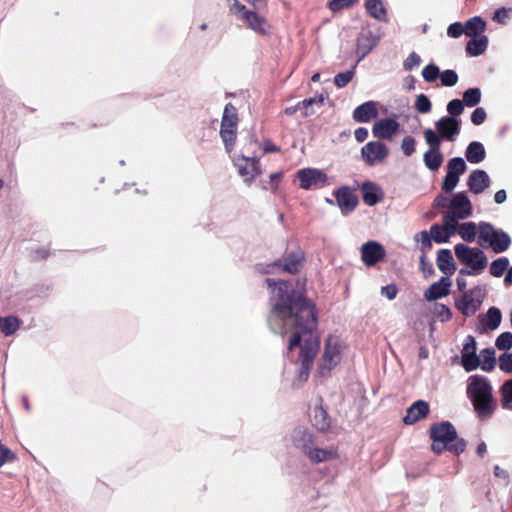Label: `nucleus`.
<instances>
[{
  "label": "nucleus",
  "instance_id": "nucleus-1",
  "mask_svg": "<svg viewBox=\"0 0 512 512\" xmlns=\"http://www.w3.org/2000/svg\"><path fill=\"white\" fill-rule=\"evenodd\" d=\"M265 282L272 289L271 313L283 322V334H291L288 350L301 347L299 377L306 381L320 347L319 338L314 335L318 326L316 305L304 290L294 289L289 281L266 278Z\"/></svg>",
  "mask_w": 512,
  "mask_h": 512
},
{
  "label": "nucleus",
  "instance_id": "nucleus-2",
  "mask_svg": "<svg viewBox=\"0 0 512 512\" xmlns=\"http://www.w3.org/2000/svg\"><path fill=\"white\" fill-rule=\"evenodd\" d=\"M466 393L477 417L481 420L491 418L496 410V403L494 402L492 386L488 379L481 375H472L469 378Z\"/></svg>",
  "mask_w": 512,
  "mask_h": 512
},
{
  "label": "nucleus",
  "instance_id": "nucleus-3",
  "mask_svg": "<svg viewBox=\"0 0 512 512\" xmlns=\"http://www.w3.org/2000/svg\"><path fill=\"white\" fill-rule=\"evenodd\" d=\"M429 436L432 440L431 450L435 454L449 451L454 455H460L466 449V441L459 438L453 424L449 421L434 423L430 426Z\"/></svg>",
  "mask_w": 512,
  "mask_h": 512
},
{
  "label": "nucleus",
  "instance_id": "nucleus-4",
  "mask_svg": "<svg viewBox=\"0 0 512 512\" xmlns=\"http://www.w3.org/2000/svg\"><path fill=\"white\" fill-rule=\"evenodd\" d=\"M230 10L238 19L244 21L246 26L256 34L261 36H269L271 34V25L267 19L260 16L255 11L247 9L240 1L233 0Z\"/></svg>",
  "mask_w": 512,
  "mask_h": 512
},
{
  "label": "nucleus",
  "instance_id": "nucleus-5",
  "mask_svg": "<svg viewBox=\"0 0 512 512\" xmlns=\"http://www.w3.org/2000/svg\"><path fill=\"white\" fill-rule=\"evenodd\" d=\"M237 127V109L232 103H227L221 120L220 136L228 153H231L234 149L237 138Z\"/></svg>",
  "mask_w": 512,
  "mask_h": 512
},
{
  "label": "nucleus",
  "instance_id": "nucleus-6",
  "mask_svg": "<svg viewBox=\"0 0 512 512\" xmlns=\"http://www.w3.org/2000/svg\"><path fill=\"white\" fill-rule=\"evenodd\" d=\"M457 259L464 265L470 267L473 271H482L488 264L485 253L479 248H471L465 244L459 243L454 247Z\"/></svg>",
  "mask_w": 512,
  "mask_h": 512
},
{
  "label": "nucleus",
  "instance_id": "nucleus-7",
  "mask_svg": "<svg viewBox=\"0 0 512 512\" xmlns=\"http://www.w3.org/2000/svg\"><path fill=\"white\" fill-rule=\"evenodd\" d=\"M341 341L337 336L329 335L325 341L324 352L319 363V371L322 375L330 372L337 366L342 358Z\"/></svg>",
  "mask_w": 512,
  "mask_h": 512
},
{
  "label": "nucleus",
  "instance_id": "nucleus-8",
  "mask_svg": "<svg viewBox=\"0 0 512 512\" xmlns=\"http://www.w3.org/2000/svg\"><path fill=\"white\" fill-rule=\"evenodd\" d=\"M304 262L305 255L303 251L299 250L296 252H291L284 257L283 263L281 260H278L268 264L262 270V273L271 274L278 271H283L290 274H297L302 269Z\"/></svg>",
  "mask_w": 512,
  "mask_h": 512
},
{
  "label": "nucleus",
  "instance_id": "nucleus-9",
  "mask_svg": "<svg viewBox=\"0 0 512 512\" xmlns=\"http://www.w3.org/2000/svg\"><path fill=\"white\" fill-rule=\"evenodd\" d=\"M483 300L482 290L475 287L464 292L462 297L455 302L456 308L465 316L474 315L480 308Z\"/></svg>",
  "mask_w": 512,
  "mask_h": 512
},
{
  "label": "nucleus",
  "instance_id": "nucleus-10",
  "mask_svg": "<svg viewBox=\"0 0 512 512\" xmlns=\"http://www.w3.org/2000/svg\"><path fill=\"white\" fill-rule=\"evenodd\" d=\"M299 187L304 190L322 188L327 184L328 177L323 171L315 168H304L297 172Z\"/></svg>",
  "mask_w": 512,
  "mask_h": 512
},
{
  "label": "nucleus",
  "instance_id": "nucleus-11",
  "mask_svg": "<svg viewBox=\"0 0 512 512\" xmlns=\"http://www.w3.org/2000/svg\"><path fill=\"white\" fill-rule=\"evenodd\" d=\"M234 165L239 175L249 184L262 173L260 161L256 157L237 156L234 158Z\"/></svg>",
  "mask_w": 512,
  "mask_h": 512
},
{
  "label": "nucleus",
  "instance_id": "nucleus-12",
  "mask_svg": "<svg viewBox=\"0 0 512 512\" xmlns=\"http://www.w3.org/2000/svg\"><path fill=\"white\" fill-rule=\"evenodd\" d=\"M389 154L387 146L380 141H371L361 148V156L368 166L383 162Z\"/></svg>",
  "mask_w": 512,
  "mask_h": 512
},
{
  "label": "nucleus",
  "instance_id": "nucleus-13",
  "mask_svg": "<svg viewBox=\"0 0 512 512\" xmlns=\"http://www.w3.org/2000/svg\"><path fill=\"white\" fill-rule=\"evenodd\" d=\"M378 42L379 37L370 28H362L356 39L357 63L364 59L376 47Z\"/></svg>",
  "mask_w": 512,
  "mask_h": 512
},
{
  "label": "nucleus",
  "instance_id": "nucleus-14",
  "mask_svg": "<svg viewBox=\"0 0 512 512\" xmlns=\"http://www.w3.org/2000/svg\"><path fill=\"white\" fill-rule=\"evenodd\" d=\"M477 346L475 338L471 335L467 336L465 344L461 351L462 366L467 372H471L480 365V358L476 354Z\"/></svg>",
  "mask_w": 512,
  "mask_h": 512
},
{
  "label": "nucleus",
  "instance_id": "nucleus-15",
  "mask_svg": "<svg viewBox=\"0 0 512 512\" xmlns=\"http://www.w3.org/2000/svg\"><path fill=\"white\" fill-rule=\"evenodd\" d=\"M360 250L361 260L368 267L376 265L386 256L384 247L376 241H368L364 243Z\"/></svg>",
  "mask_w": 512,
  "mask_h": 512
},
{
  "label": "nucleus",
  "instance_id": "nucleus-16",
  "mask_svg": "<svg viewBox=\"0 0 512 512\" xmlns=\"http://www.w3.org/2000/svg\"><path fill=\"white\" fill-rule=\"evenodd\" d=\"M337 204L343 214L354 211L359 203L358 196L348 186H342L334 192Z\"/></svg>",
  "mask_w": 512,
  "mask_h": 512
},
{
  "label": "nucleus",
  "instance_id": "nucleus-17",
  "mask_svg": "<svg viewBox=\"0 0 512 512\" xmlns=\"http://www.w3.org/2000/svg\"><path fill=\"white\" fill-rule=\"evenodd\" d=\"M461 121L454 117H442L436 123L435 127L442 139L453 141L454 137L460 133Z\"/></svg>",
  "mask_w": 512,
  "mask_h": 512
},
{
  "label": "nucleus",
  "instance_id": "nucleus-18",
  "mask_svg": "<svg viewBox=\"0 0 512 512\" xmlns=\"http://www.w3.org/2000/svg\"><path fill=\"white\" fill-rule=\"evenodd\" d=\"M449 211L460 219H466L472 214V204L465 192H458L452 196L449 202Z\"/></svg>",
  "mask_w": 512,
  "mask_h": 512
},
{
  "label": "nucleus",
  "instance_id": "nucleus-19",
  "mask_svg": "<svg viewBox=\"0 0 512 512\" xmlns=\"http://www.w3.org/2000/svg\"><path fill=\"white\" fill-rule=\"evenodd\" d=\"M399 123L392 118H384L375 122L372 128L374 137L391 139L399 130Z\"/></svg>",
  "mask_w": 512,
  "mask_h": 512
},
{
  "label": "nucleus",
  "instance_id": "nucleus-20",
  "mask_svg": "<svg viewBox=\"0 0 512 512\" xmlns=\"http://www.w3.org/2000/svg\"><path fill=\"white\" fill-rule=\"evenodd\" d=\"M430 412L428 402L424 400H418L414 402L406 411V415L403 418V422L406 425H413L418 421L426 418Z\"/></svg>",
  "mask_w": 512,
  "mask_h": 512
},
{
  "label": "nucleus",
  "instance_id": "nucleus-21",
  "mask_svg": "<svg viewBox=\"0 0 512 512\" xmlns=\"http://www.w3.org/2000/svg\"><path fill=\"white\" fill-rule=\"evenodd\" d=\"M467 185L474 194H481L490 186V178L484 170H474L468 177Z\"/></svg>",
  "mask_w": 512,
  "mask_h": 512
},
{
  "label": "nucleus",
  "instance_id": "nucleus-22",
  "mask_svg": "<svg viewBox=\"0 0 512 512\" xmlns=\"http://www.w3.org/2000/svg\"><path fill=\"white\" fill-rule=\"evenodd\" d=\"M451 280L448 277H441L439 281L434 282L425 291L424 297L427 301H435L450 293Z\"/></svg>",
  "mask_w": 512,
  "mask_h": 512
},
{
  "label": "nucleus",
  "instance_id": "nucleus-23",
  "mask_svg": "<svg viewBox=\"0 0 512 512\" xmlns=\"http://www.w3.org/2000/svg\"><path fill=\"white\" fill-rule=\"evenodd\" d=\"M362 199L368 206H374L382 201L384 195L381 188L371 181H365L361 187Z\"/></svg>",
  "mask_w": 512,
  "mask_h": 512
},
{
  "label": "nucleus",
  "instance_id": "nucleus-24",
  "mask_svg": "<svg viewBox=\"0 0 512 512\" xmlns=\"http://www.w3.org/2000/svg\"><path fill=\"white\" fill-rule=\"evenodd\" d=\"M378 115L377 105L374 101H367L353 111V119L359 123H367Z\"/></svg>",
  "mask_w": 512,
  "mask_h": 512
},
{
  "label": "nucleus",
  "instance_id": "nucleus-25",
  "mask_svg": "<svg viewBox=\"0 0 512 512\" xmlns=\"http://www.w3.org/2000/svg\"><path fill=\"white\" fill-rule=\"evenodd\" d=\"M293 445L305 455L314 446L313 435L306 429H295L292 435Z\"/></svg>",
  "mask_w": 512,
  "mask_h": 512
},
{
  "label": "nucleus",
  "instance_id": "nucleus-26",
  "mask_svg": "<svg viewBox=\"0 0 512 512\" xmlns=\"http://www.w3.org/2000/svg\"><path fill=\"white\" fill-rule=\"evenodd\" d=\"M438 269L449 278L456 271V265L452 253L448 249H440L436 259Z\"/></svg>",
  "mask_w": 512,
  "mask_h": 512
},
{
  "label": "nucleus",
  "instance_id": "nucleus-27",
  "mask_svg": "<svg viewBox=\"0 0 512 512\" xmlns=\"http://www.w3.org/2000/svg\"><path fill=\"white\" fill-rule=\"evenodd\" d=\"M497 231L492 224L480 222L478 224V244L484 248L490 247V243L496 236Z\"/></svg>",
  "mask_w": 512,
  "mask_h": 512
},
{
  "label": "nucleus",
  "instance_id": "nucleus-28",
  "mask_svg": "<svg viewBox=\"0 0 512 512\" xmlns=\"http://www.w3.org/2000/svg\"><path fill=\"white\" fill-rule=\"evenodd\" d=\"M466 159L473 164L482 162L486 157V151L482 143L471 142L466 149Z\"/></svg>",
  "mask_w": 512,
  "mask_h": 512
},
{
  "label": "nucleus",
  "instance_id": "nucleus-29",
  "mask_svg": "<svg viewBox=\"0 0 512 512\" xmlns=\"http://www.w3.org/2000/svg\"><path fill=\"white\" fill-rule=\"evenodd\" d=\"M488 46V38L481 35L478 38L470 39L466 44V52L470 56H479L483 54Z\"/></svg>",
  "mask_w": 512,
  "mask_h": 512
},
{
  "label": "nucleus",
  "instance_id": "nucleus-30",
  "mask_svg": "<svg viewBox=\"0 0 512 512\" xmlns=\"http://www.w3.org/2000/svg\"><path fill=\"white\" fill-rule=\"evenodd\" d=\"M313 425L319 431H326L330 427V419L328 413L322 406H316L313 411Z\"/></svg>",
  "mask_w": 512,
  "mask_h": 512
},
{
  "label": "nucleus",
  "instance_id": "nucleus-31",
  "mask_svg": "<svg viewBox=\"0 0 512 512\" xmlns=\"http://www.w3.org/2000/svg\"><path fill=\"white\" fill-rule=\"evenodd\" d=\"M485 28L486 23L478 16L470 18L464 25L465 34L469 37L479 36Z\"/></svg>",
  "mask_w": 512,
  "mask_h": 512
},
{
  "label": "nucleus",
  "instance_id": "nucleus-32",
  "mask_svg": "<svg viewBox=\"0 0 512 512\" xmlns=\"http://www.w3.org/2000/svg\"><path fill=\"white\" fill-rule=\"evenodd\" d=\"M313 463H321L337 457V452L334 450L313 448L309 450L306 455Z\"/></svg>",
  "mask_w": 512,
  "mask_h": 512
},
{
  "label": "nucleus",
  "instance_id": "nucleus-33",
  "mask_svg": "<svg viewBox=\"0 0 512 512\" xmlns=\"http://www.w3.org/2000/svg\"><path fill=\"white\" fill-rule=\"evenodd\" d=\"M510 244V236L506 232L498 230L493 241L490 243V247L495 253H502L509 248Z\"/></svg>",
  "mask_w": 512,
  "mask_h": 512
},
{
  "label": "nucleus",
  "instance_id": "nucleus-34",
  "mask_svg": "<svg viewBox=\"0 0 512 512\" xmlns=\"http://www.w3.org/2000/svg\"><path fill=\"white\" fill-rule=\"evenodd\" d=\"M426 167L431 171H437L443 163V155L440 150H428L423 156Z\"/></svg>",
  "mask_w": 512,
  "mask_h": 512
},
{
  "label": "nucleus",
  "instance_id": "nucleus-35",
  "mask_svg": "<svg viewBox=\"0 0 512 512\" xmlns=\"http://www.w3.org/2000/svg\"><path fill=\"white\" fill-rule=\"evenodd\" d=\"M365 7L369 15L377 20H385L386 9L384 8L381 0H367Z\"/></svg>",
  "mask_w": 512,
  "mask_h": 512
},
{
  "label": "nucleus",
  "instance_id": "nucleus-36",
  "mask_svg": "<svg viewBox=\"0 0 512 512\" xmlns=\"http://www.w3.org/2000/svg\"><path fill=\"white\" fill-rule=\"evenodd\" d=\"M20 326V320L15 316L0 317V331L5 336L14 334Z\"/></svg>",
  "mask_w": 512,
  "mask_h": 512
},
{
  "label": "nucleus",
  "instance_id": "nucleus-37",
  "mask_svg": "<svg viewBox=\"0 0 512 512\" xmlns=\"http://www.w3.org/2000/svg\"><path fill=\"white\" fill-rule=\"evenodd\" d=\"M480 365L481 369L486 372H490L495 368L496 358L495 351L492 348H486L480 353Z\"/></svg>",
  "mask_w": 512,
  "mask_h": 512
},
{
  "label": "nucleus",
  "instance_id": "nucleus-38",
  "mask_svg": "<svg viewBox=\"0 0 512 512\" xmlns=\"http://www.w3.org/2000/svg\"><path fill=\"white\" fill-rule=\"evenodd\" d=\"M478 232V226L474 222H466L459 226V235L466 242H473Z\"/></svg>",
  "mask_w": 512,
  "mask_h": 512
},
{
  "label": "nucleus",
  "instance_id": "nucleus-39",
  "mask_svg": "<svg viewBox=\"0 0 512 512\" xmlns=\"http://www.w3.org/2000/svg\"><path fill=\"white\" fill-rule=\"evenodd\" d=\"M501 402L504 409L512 410V379L503 383L500 389Z\"/></svg>",
  "mask_w": 512,
  "mask_h": 512
},
{
  "label": "nucleus",
  "instance_id": "nucleus-40",
  "mask_svg": "<svg viewBox=\"0 0 512 512\" xmlns=\"http://www.w3.org/2000/svg\"><path fill=\"white\" fill-rule=\"evenodd\" d=\"M486 318L487 322L485 323V325L490 330H495L499 327L502 320L501 311L497 307H491L487 311Z\"/></svg>",
  "mask_w": 512,
  "mask_h": 512
},
{
  "label": "nucleus",
  "instance_id": "nucleus-41",
  "mask_svg": "<svg viewBox=\"0 0 512 512\" xmlns=\"http://www.w3.org/2000/svg\"><path fill=\"white\" fill-rule=\"evenodd\" d=\"M509 269V260L501 257L494 260L490 265V274L494 277H501Z\"/></svg>",
  "mask_w": 512,
  "mask_h": 512
},
{
  "label": "nucleus",
  "instance_id": "nucleus-42",
  "mask_svg": "<svg viewBox=\"0 0 512 512\" xmlns=\"http://www.w3.org/2000/svg\"><path fill=\"white\" fill-rule=\"evenodd\" d=\"M463 103L468 107H474L481 101L479 88H469L463 93Z\"/></svg>",
  "mask_w": 512,
  "mask_h": 512
},
{
  "label": "nucleus",
  "instance_id": "nucleus-43",
  "mask_svg": "<svg viewBox=\"0 0 512 512\" xmlns=\"http://www.w3.org/2000/svg\"><path fill=\"white\" fill-rule=\"evenodd\" d=\"M424 138L429 146V150H440L442 137L439 133L429 128L424 131Z\"/></svg>",
  "mask_w": 512,
  "mask_h": 512
},
{
  "label": "nucleus",
  "instance_id": "nucleus-44",
  "mask_svg": "<svg viewBox=\"0 0 512 512\" xmlns=\"http://www.w3.org/2000/svg\"><path fill=\"white\" fill-rule=\"evenodd\" d=\"M466 169L467 165L461 157L452 158L447 165V171L455 173L458 176L462 175Z\"/></svg>",
  "mask_w": 512,
  "mask_h": 512
},
{
  "label": "nucleus",
  "instance_id": "nucleus-45",
  "mask_svg": "<svg viewBox=\"0 0 512 512\" xmlns=\"http://www.w3.org/2000/svg\"><path fill=\"white\" fill-rule=\"evenodd\" d=\"M356 65L353 66L351 70H347L345 72H341L335 75L334 77V84L338 88H343L348 85V83L353 79L354 77V68Z\"/></svg>",
  "mask_w": 512,
  "mask_h": 512
},
{
  "label": "nucleus",
  "instance_id": "nucleus-46",
  "mask_svg": "<svg viewBox=\"0 0 512 512\" xmlns=\"http://www.w3.org/2000/svg\"><path fill=\"white\" fill-rule=\"evenodd\" d=\"M439 77L443 86L452 87L458 82V75L454 70H444L439 73Z\"/></svg>",
  "mask_w": 512,
  "mask_h": 512
},
{
  "label": "nucleus",
  "instance_id": "nucleus-47",
  "mask_svg": "<svg viewBox=\"0 0 512 512\" xmlns=\"http://www.w3.org/2000/svg\"><path fill=\"white\" fill-rule=\"evenodd\" d=\"M460 217H458L456 214H454L451 211H448L446 215L443 217V223L444 228L449 233H454L457 229L458 220Z\"/></svg>",
  "mask_w": 512,
  "mask_h": 512
},
{
  "label": "nucleus",
  "instance_id": "nucleus-48",
  "mask_svg": "<svg viewBox=\"0 0 512 512\" xmlns=\"http://www.w3.org/2000/svg\"><path fill=\"white\" fill-rule=\"evenodd\" d=\"M495 346L499 349V350H504V351H507L509 349H511L512 347V333L511 332H503L501 333L496 341H495Z\"/></svg>",
  "mask_w": 512,
  "mask_h": 512
},
{
  "label": "nucleus",
  "instance_id": "nucleus-49",
  "mask_svg": "<svg viewBox=\"0 0 512 512\" xmlns=\"http://www.w3.org/2000/svg\"><path fill=\"white\" fill-rule=\"evenodd\" d=\"M433 313L442 322L449 321L452 318V312L450 308L441 303L435 304Z\"/></svg>",
  "mask_w": 512,
  "mask_h": 512
},
{
  "label": "nucleus",
  "instance_id": "nucleus-50",
  "mask_svg": "<svg viewBox=\"0 0 512 512\" xmlns=\"http://www.w3.org/2000/svg\"><path fill=\"white\" fill-rule=\"evenodd\" d=\"M431 107V101L426 95L420 94L417 96L415 101V108L419 113H428L431 111Z\"/></svg>",
  "mask_w": 512,
  "mask_h": 512
},
{
  "label": "nucleus",
  "instance_id": "nucleus-51",
  "mask_svg": "<svg viewBox=\"0 0 512 512\" xmlns=\"http://www.w3.org/2000/svg\"><path fill=\"white\" fill-rule=\"evenodd\" d=\"M459 182V176L455 173L448 172L442 183V190L446 193L451 192L457 186Z\"/></svg>",
  "mask_w": 512,
  "mask_h": 512
},
{
  "label": "nucleus",
  "instance_id": "nucleus-52",
  "mask_svg": "<svg viewBox=\"0 0 512 512\" xmlns=\"http://www.w3.org/2000/svg\"><path fill=\"white\" fill-rule=\"evenodd\" d=\"M439 68L435 64H428L422 70V76L427 82H434L439 77Z\"/></svg>",
  "mask_w": 512,
  "mask_h": 512
},
{
  "label": "nucleus",
  "instance_id": "nucleus-53",
  "mask_svg": "<svg viewBox=\"0 0 512 512\" xmlns=\"http://www.w3.org/2000/svg\"><path fill=\"white\" fill-rule=\"evenodd\" d=\"M450 234L451 233L447 232L444 227L442 228L438 225H433L431 227V236L437 243L446 242Z\"/></svg>",
  "mask_w": 512,
  "mask_h": 512
},
{
  "label": "nucleus",
  "instance_id": "nucleus-54",
  "mask_svg": "<svg viewBox=\"0 0 512 512\" xmlns=\"http://www.w3.org/2000/svg\"><path fill=\"white\" fill-rule=\"evenodd\" d=\"M464 111V103L460 99H453L447 105V112L450 114L449 117L459 116Z\"/></svg>",
  "mask_w": 512,
  "mask_h": 512
},
{
  "label": "nucleus",
  "instance_id": "nucleus-55",
  "mask_svg": "<svg viewBox=\"0 0 512 512\" xmlns=\"http://www.w3.org/2000/svg\"><path fill=\"white\" fill-rule=\"evenodd\" d=\"M357 2L358 0H331L328 6L331 11L337 12L346 8H350Z\"/></svg>",
  "mask_w": 512,
  "mask_h": 512
},
{
  "label": "nucleus",
  "instance_id": "nucleus-56",
  "mask_svg": "<svg viewBox=\"0 0 512 512\" xmlns=\"http://www.w3.org/2000/svg\"><path fill=\"white\" fill-rule=\"evenodd\" d=\"M499 368L505 373H512V353H503L500 355Z\"/></svg>",
  "mask_w": 512,
  "mask_h": 512
},
{
  "label": "nucleus",
  "instance_id": "nucleus-57",
  "mask_svg": "<svg viewBox=\"0 0 512 512\" xmlns=\"http://www.w3.org/2000/svg\"><path fill=\"white\" fill-rule=\"evenodd\" d=\"M415 139L412 136H406L403 138L401 148L406 156H411L415 152Z\"/></svg>",
  "mask_w": 512,
  "mask_h": 512
},
{
  "label": "nucleus",
  "instance_id": "nucleus-58",
  "mask_svg": "<svg viewBox=\"0 0 512 512\" xmlns=\"http://www.w3.org/2000/svg\"><path fill=\"white\" fill-rule=\"evenodd\" d=\"M324 102V98L320 96L319 98L311 97L308 99H304L303 101H300V104H302L303 108L305 109L303 116L307 117L311 114H313V111H309L308 108L312 106L313 104H319L322 105Z\"/></svg>",
  "mask_w": 512,
  "mask_h": 512
},
{
  "label": "nucleus",
  "instance_id": "nucleus-59",
  "mask_svg": "<svg viewBox=\"0 0 512 512\" xmlns=\"http://www.w3.org/2000/svg\"><path fill=\"white\" fill-rule=\"evenodd\" d=\"M465 33L464 25L461 22H455L449 25L447 35L451 38H458Z\"/></svg>",
  "mask_w": 512,
  "mask_h": 512
},
{
  "label": "nucleus",
  "instance_id": "nucleus-60",
  "mask_svg": "<svg viewBox=\"0 0 512 512\" xmlns=\"http://www.w3.org/2000/svg\"><path fill=\"white\" fill-rule=\"evenodd\" d=\"M487 114L484 108L478 107L471 114V121L474 125H481L486 120Z\"/></svg>",
  "mask_w": 512,
  "mask_h": 512
},
{
  "label": "nucleus",
  "instance_id": "nucleus-61",
  "mask_svg": "<svg viewBox=\"0 0 512 512\" xmlns=\"http://www.w3.org/2000/svg\"><path fill=\"white\" fill-rule=\"evenodd\" d=\"M421 62L419 55L415 52H412L407 59L404 61V69L407 71L412 70L414 67H417Z\"/></svg>",
  "mask_w": 512,
  "mask_h": 512
},
{
  "label": "nucleus",
  "instance_id": "nucleus-62",
  "mask_svg": "<svg viewBox=\"0 0 512 512\" xmlns=\"http://www.w3.org/2000/svg\"><path fill=\"white\" fill-rule=\"evenodd\" d=\"M510 11H511V9H506L504 7L497 9L494 12L493 20L497 23L505 24L509 17Z\"/></svg>",
  "mask_w": 512,
  "mask_h": 512
},
{
  "label": "nucleus",
  "instance_id": "nucleus-63",
  "mask_svg": "<svg viewBox=\"0 0 512 512\" xmlns=\"http://www.w3.org/2000/svg\"><path fill=\"white\" fill-rule=\"evenodd\" d=\"M381 293L384 296H386L389 300H393L398 293V289H397L396 285L389 284V285L382 287Z\"/></svg>",
  "mask_w": 512,
  "mask_h": 512
},
{
  "label": "nucleus",
  "instance_id": "nucleus-64",
  "mask_svg": "<svg viewBox=\"0 0 512 512\" xmlns=\"http://www.w3.org/2000/svg\"><path fill=\"white\" fill-rule=\"evenodd\" d=\"M420 263L425 277H429L434 274V269L431 264L426 263V257L424 254L420 257Z\"/></svg>",
  "mask_w": 512,
  "mask_h": 512
}]
</instances>
